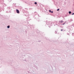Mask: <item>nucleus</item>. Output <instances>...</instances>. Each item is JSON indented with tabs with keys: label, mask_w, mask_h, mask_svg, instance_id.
<instances>
[{
	"label": "nucleus",
	"mask_w": 74,
	"mask_h": 74,
	"mask_svg": "<svg viewBox=\"0 0 74 74\" xmlns=\"http://www.w3.org/2000/svg\"><path fill=\"white\" fill-rule=\"evenodd\" d=\"M16 12L18 14H19V10H18L17 9H16Z\"/></svg>",
	"instance_id": "obj_1"
},
{
	"label": "nucleus",
	"mask_w": 74,
	"mask_h": 74,
	"mask_svg": "<svg viewBox=\"0 0 74 74\" xmlns=\"http://www.w3.org/2000/svg\"><path fill=\"white\" fill-rule=\"evenodd\" d=\"M63 22V21H61L60 22V23H62Z\"/></svg>",
	"instance_id": "obj_2"
},
{
	"label": "nucleus",
	"mask_w": 74,
	"mask_h": 74,
	"mask_svg": "<svg viewBox=\"0 0 74 74\" xmlns=\"http://www.w3.org/2000/svg\"><path fill=\"white\" fill-rule=\"evenodd\" d=\"M69 14H71V12L70 11L69 12Z\"/></svg>",
	"instance_id": "obj_3"
},
{
	"label": "nucleus",
	"mask_w": 74,
	"mask_h": 74,
	"mask_svg": "<svg viewBox=\"0 0 74 74\" xmlns=\"http://www.w3.org/2000/svg\"><path fill=\"white\" fill-rule=\"evenodd\" d=\"M7 27H8V28H10V26H7Z\"/></svg>",
	"instance_id": "obj_4"
},
{
	"label": "nucleus",
	"mask_w": 74,
	"mask_h": 74,
	"mask_svg": "<svg viewBox=\"0 0 74 74\" xmlns=\"http://www.w3.org/2000/svg\"><path fill=\"white\" fill-rule=\"evenodd\" d=\"M34 4H37V2H35L34 3Z\"/></svg>",
	"instance_id": "obj_5"
},
{
	"label": "nucleus",
	"mask_w": 74,
	"mask_h": 74,
	"mask_svg": "<svg viewBox=\"0 0 74 74\" xmlns=\"http://www.w3.org/2000/svg\"><path fill=\"white\" fill-rule=\"evenodd\" d=\"M57 11H59V9H58L57 10Z\"/></svg>",
	"instance_id": "obj_6"
},
{
	"label": "nucleus",
	"mask_w": 74,
	"mask_h": 74,
	"mask_svg": "<svg viewBox=\"0 0 74 74\" xmlns=\"http://www.w3.org/2000/svg\"><path fill=\"white\" fill-rule=\"evenodd\" d=\"M49 12H51V10H49Z\"/></svg>",
	"instance_id": "obj_7"
},
{
	"label": "nucleus",
	"mask_w": 74,
	"mask_h": 74,
	"mask_svg": "<svg viewBox=\"0 0 74 74\" xmlns=\"http://www.w3.org/2000/svg\"><path fill=\"white\" fill-rule=\"evenodd\" d=\"M51 13H53V11H51Z\"/></svg>",
	"instance_id": "obj_8"
},
{
	"label": "nucleus",
	"mask_w": 74,
	"mask_h": 74,
	"mask_svg": "<svg viewBox=\"0 0 74 74\" xmlns=\"http://www.w3.org/2000/svg\"><path fill=\"white\" fill-rule=\"evenodd\" d=\"M74 13H73V14L72 15H74Z\"/></svg>",
	"instance_id": "obj_9"
},
{
	"label": "nucleus",
	"mask_w": 74,
	"mask_h": 74,
	"mask_svg": "<svg viewBox=\"0 0 74 74\" xmlns=\"http://www.w3.org/2000/svg\"><path fill=\"white\" fill-rule=\"evenodd\" d=\"M61 31H63V29H62L61 30Z\"/></svg>",
	"instance_id": "obj_10"
},
{
	"label": "nucleus",
	"mask_w": 74,
	"mask_h": 74,
	"mask_svg": "<svg viewBox=\"0 0 74 74\" xmlns=\"http://www.w3.org/2000/svg\"><path fill=\"white\" fill-rule=\"evenodd\" d=\"M65 23H63L62 24V25H64Z\"/></svg>",
	"instance_id": "obj_11"
}]
</instances>
